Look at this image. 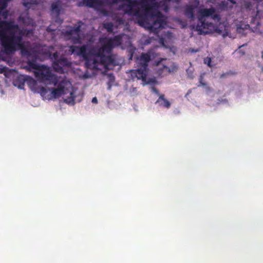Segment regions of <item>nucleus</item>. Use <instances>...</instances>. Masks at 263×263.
Listing matches in <instances>:
<instances>
[{
  "label": "nucleus",
  "mask_w": 263,
  "mask_h": 263,
  "mask_svg": "<svg viewBox=\"0 0 263 263\" xmlns=\"http://www.w3.org/2000/svg\"><path fill=\"white\" fill-rule=\"evenodd\" d=\"M10 0H0V61H6L7 57L11 55L17 49H21L23 55L28 60V69L33 71L37 81L25 76H17L13 82L14 86L20 89H24L25 83L27 82L31 89L35 92L40 93L47 99L57 98L66 93L71 87L70 82L66 79L58 78L51 69L44 65H39L36 61L40 59V55L45 54L49 57L53 62L54 69L58 72H63V67L70 65L68 59L62 55L63 53L55 52H42L40 46L33 45L29 42L23 41V36H30L33 34V21L29 18L19 17V22L26 27H19L13 22L5 21L8 15L6 10L8 2Z\"/></svg>",
  "instance_id": "obj_1"
},
{
  "label": "nucleus",
  "mask_w": 263,
  "mask_h": 263,
  "mask_svg": "<svg viewBox=\"0 0 263 263\" xmlns=\"http://www.w3.org/2000/svg\"><path fill=\"white\" fill-rule=\"evenodd\" d=\"M30 5H31V4H29L28 3H26V2L24 3V5L26 7L28 8H30L31 7Z\"/></svg>",
  "instance_id": "obj_21"
},
{
  "label": "nucleus",
  "mask_w": 263,
  "mask_h": 263,
  "mask_svg": "<svg viewBox=\"0 0 263 263\" xmlns=\"http://www.w3.org/2000/svg\"><path fill=\"white\" fill-rule=\"evenodd\" d=\"M70 96L64 99V102L69 105H73L74 104V97L71 92L70 93Z\"/></svg>",
  "instance_id": "obj_11"
},
{
  "label": "nucleus",
  "mask_w": 263,
  "mask_h": 263,
  "mask_svg": "<svg viewBox=\"0 0 263 263\" xmlns=\"http://www.w3.org/2000/svg\"><path fill=\"white\" fill-rule=\"evenodd\" d=\"M180 0H83L86 6L93 8L100 13L110 16L114 21L104 23V28L108 32L114 31L115 27L123 25L124 15L135 16L138 24L151 32L157 33L166 25V17L160 11L168 12L171 2Z\"/></svg>",
  "instance_id": "obj_2"
},
{
  "label": "nucleus",
  "mask_w": 263,
  "mask_h": 263,
  "mask_svg": "<svg viewBox=\"0 0 263 263\" xmlns=\"http://www.w3.org/2000/svg\"><path fill=\"white\" fill-rule=\"evenodd\" d=\"M262 71H263V68H262Z\"/></svg>",
  "instance_id": "obj_25"
},
{
  "label": "nucleus",
  "mask_w": 263,
  "mask_h": 263,
  "mask_svg": "<svg viewBox=\"0 0 263 263\" xmlns=\"http://www.w3.org/2000/svg\"><path fill=\"white\" fill-rule=\"evenodd\" d=\"M203 76H200V78H199V83H200V85H198V86H202L203 89H204L205 91L206 92V93L210 96H213V91L212 90V89H211L208 86V85L206 84V83H204L203 82Z\"/></svg>",
  "instance_id": "obj_8"
},
{
  "label": "nucleus",
  "mask_w": 263,
  "mask_h": 263,
  "mask_svg": "<svg viewBox=\"0 0 263 263\" xmlns=\"http://www.w3.org/2000/svg\"><path fill=\"white\" fill-rule=\"evenodd\" d=\"M108 78L109 80V81L108 83L113 84L115 80V78L113 74H109L108 75Z\"/></svg>",
  "instance_id": "obj_16"
},
{
  "label": "nucleus",
  "mask_w": 263,
  "mask_h": 263,
  "mask_svg": "<svg viewBox=\"0 0 263 263\" xmlns=\"http://www.w3.org/2000/svg\"><path fill=\"white\" fill-rule=\"evenodd\" d=\"M178 69L177 65L175 63H172L170 67L165 65L163 66V71L164 72L171 73L176 71Z\"/></svg>",
  "instance_id": "obj_10"
},
{
  "label": "nucleus",
  "mask_w": 263,
  "mask_h": 263,
  "mask_svg": "<svg viewBox=\"0 0 263 263\" xmlns=\"http://www.w3.org/2000/svg\"><path fill=\"white\" fill-rule=\"evenodd\" d=\"M152 91L154 93H155L156 95H157L159 97V96L161 95L160 93H159V91L155 87H152Z\"/></svg>",
  "instance_id": "obj_17"
},
{
  "label": "nucleus",
  "mask_w": 263,
  "mask_h": 263,
  "mask_svg": "<svg viewBox=\"0 0 263 263\" xmlns=\"http://www.w3.org/2000/svg\"><path fill=\"white\" fill-rule=\"evenodd\" d=\"M82 24L81 22H79L76 26L68 27L65 30H63L62 33L65 39L71 41L73 44L81 43L80 28Z\"/></svg>",
  "instance_id": "obj_6"
},
{
  "label": "nucleus",
  "mask_w": 263,
  "mask_h": 263,
  "mask_svg": "<svg viewBox=\"0 0 263 263\" xmlns=\"http://www.w3.org/2000/svg\"><path fill=\"white\" fill-rule=\"evenodd\" d=\"M54 30H55V29L51 28L50 26H49L47 28V31L48 32H52Z\"/></svg>",
  "instance_id": "obj_20"
},
{
  "label": "nucleus",
  "mask_w": 263,
  "mask_h": 263,
  "mask_svg": "<svg viewBox=\"0 0 263 263\" xmlns=\"http://www.w3.org/2000/svg\"><path fill=\"white\" fill-rule=\"evenodd\" d=\"M51 8L53 11H54L57 13L59 12V11H60L58 5L57 4H55V3L52 4L51 5Z\"/></svg>",
  "instance_id": "obj_15"
},
{
  "label": "nucleus",
  "mask_w": 263,
  "mask_h": 263,
  "mask_svg": "<svg viewBox=\"0 0 263 263\" xmlns=\"http://www.w3.org/2000/svg\"><path fill=\"white\" fill-rule=\"evenodd\" d=\"M194 10L195 8L193 6H187L184 11L185 16L189 18L194 20L195 18Z\"/></svg>",
  "instance_id": "obj_9"
},
{
  "label": "nucleus",
  "mask_w": 263,
  "mask_h": 263,
  "mask_svg": "<svg viewBox=\"0 0 263 263\" xmlns=\"http://www.w3.org/2000/svg\"><path fill=\"white\" fill-rule=\"evenodd\" d=\"M7 70L6 67H3V68H0V73H3L5 72Z\"/></svg>",
  "instance_id": "obj_18"
},
{
  "label": "nucleus",
  "mask_w": 263,
  "mask_h": 263,
  "mask_svg": "<svg viewBox=\"0 0 263 263\" xmlns=\"http://www.w3.org/2000/svg\"><path fill=\"white\" fill-rule=\"evenodd\" d=\"M91 102L93 103H96V104L97 103H98V99H97V98L96 97H93L92 99Z\"/></svg>",
  "instance_id": "obj_19"
},
{
  "label": "nucleus",
  "mask_w": 263,
  "mask_h": 263,
  "mask_svg": "<svg viewBox=\"0 0 263 263\" xmlns=\"http://www.w3.org/2000/svg\"><path fill=\"white\" fill-rule=\"evenodd\" d=\"M130 94L132 96H136L138 94L137 89L136 87H132L130 89Z\"/></svg>",
  "instance_id": "obj_13"
},
{
  "label": "nucleus",
  "mask_w": 263,
  "mask_h": 263,
  "mask_svg": "<svg viewBox=\"0 0 263 263\" xmlns=\"http://www.w3.org/2000/svg\"><path fill=\"white\" fill-rule=\"evenodd\" d=\"M259 17L263 18V13L260 14V15L259 16Z\"/></svg>",
  "instance_id": "obj_23"
},
{
  "label": "nucleus",
  "mask_w": 263,
  "mask_h": 263,
  "mask_svg": "<svg viewBox=\"0 0 263 263\" xmlns=\"http://www.w3.org/2000/svg\"><path fill=\"white\" fill-rule=\"evenodd\" d=\"M155 103L160 107L167 109L171 107V105L170 102L164 97V95L163 94L159 96Z\"/></svg>",
  "instance_id": "obj_7"
},
{
  "label": "nucleus",
  "mask_w": 263,
  "mask_h": 263,
  "mask_svg": "<svg viewBox=\"0 0 263 263\" xmlns=\"http://www.w3.org/2000/svg\"><path fill=\"white\" fill-rule=\"evenodd\" d=\"M187 77L191 79H193L194 78L193 76V68H188L186 70Z\"/></svg>",
  "instance_id": "obj_12"
},
{
  "label": "nucleus",
  "mask_w": 263,
  "mask_h": 263,
  "mask_svg": "<svg viewBox=\"0 0 263 263\" xmlns=\"http://www.w3.org/2000/svg\"><path fill=\"white\" fill-rule=\"evenodd\" d=\"M155 57L154 50H151L147 53H143L140 58L137 59V62L140 65V67L137 70H132L130 72L131 77L133 79L137 78L142 81L143 85L153 83L151 80H147V63Z\"/></svg>",
  "instance_id": "obj_5"
},
{
  "label": "nucleus",
  "mask_w": 263,
  "mask_h": 263,
  "mask_svg": "<svg viewBox=\"0 0 263 263\" xmlns=\"http://www.w3.org/2000/svg\"><path fill=\"white\" fill-rule=\"evenodd\" d=\"M124 34L115 36L113 39H105L101 47L90 48L88 45L81 46L72 45L65 47L63 51L67 54L75 53L82 56L86 60L87 67L99 69V66H103L106 69H110L117 64L115 55L111 53L112 48L121 44Z\"/></svg>",
  "instance_id": "obj_3"
},
{
  "label": "nucleus",
  "mask_w": 263,
  "mask_h": 263,
  "mask_svg": "<svg viewBox=\"0 0 263 263\" xmlns=\"http://www.w3.org/2000/svg\"><path fill=\"white\" fill-rule=\"evenodd\" d=\"M198 23L195 30L200 35L217 32L223 37L228 35V32L222 30L220 16L216 13L214 8L201 9L198 12Z\"/></svg>",
  "instance_id": "obj_4"
},
{
  "label": "nucleus",
  "mask_w": 263,
  "mask_h": 263,
  "mask_svg": "<svg viewBox=\"0 0 263 263\" xmlns=\"http://www.w3.org/2000/svg\"><path fill=\"white\" fill-rule=\"evenodd\" d=\"M204 63L210 67H212L213 66V65L211 64V59L210 58H205L204 60Z\"/></svg>",
  "instance_id": "obj_14"
},
{
  "label": "nucleus",
  "mask_w": 263,
  "mask_h": 263,
  "mask_svg": "<svg viewBox=\"0 0 263 263\" xmlns=\"http://www.w3.org/2000/svg\"><path fill=\"white\" fill-rule=\"evenodd\" d=\"M107 85H108V89H110L111 88V86H112V84L108 83Z\"/></svg>",
  "instance_id": "obj_22"
},
{
  "label": "nucleus",
  "mask_w": 263,
  "mask_h": 263,
  "mask_svg": "<svg viewBox=\"0 0 263 263\" xmlns=\"http://www.w3.org/2000/svg\"><path fill=\"white\" fill-rule=\"evenodd\" d=\"M261 57H262V58L263 59V51L262 52V55H261Z\"/></svg>",
  "instance_id": "obj_24"
}]
</instances>
